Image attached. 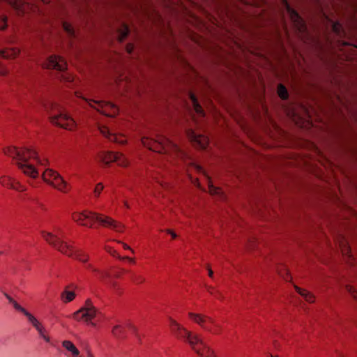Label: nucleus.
<instances>
[{
  "instance_id": "f257e3e1",
  "label": "nucleus",
  "mask_w": 357,
  "mask_h": 357,
  "mask_svg": "<svg viewBox=\"0 0 357 357\" xmlns=\"http://www.w3.org/2000/svg\"><path fill=\"white\" fill-rule=\"evenodd\" d=\"M141 142L144 146L160 153H167L168 149L176 151H179V149L176 144L163 135H158L157 139L155 140L146 137H143L141 139Z\"/></svg>"
},
{
  "instance_id": "f03ea898",
  "label": "nucleus",
  "mask_w": 357,
  "mask_h": 357,
  "mask_svg": "<svg viewBox=\"0 0 357 357\" xmlns=\"http://www.w3.org/2000/svg\"><path fill=\"white\" fill-rule=\"evenodd\" d=\"M42 178L47 184L61 192L67 193L70 190V185L63 176L52 169H46L42 174Z\"/></svg>"
},
{
  "instance_id": "7ed1b4c3",
  "label": "nucleus",
  "mask_w": 357,
  "mask_h": 357,
  "mask_svg": "<svg viewBox=\"0 0 357 357\" xmlns=\"http://www.w3.org/2000/svg\"><path fill=\"white\" fill-rule=\"evenodd\" d=\"M84 99L91 108L96 109L97 112L105 116L115 117L119 113L118 107L113 102L104 100H96L89 98Z\"/></svg>"
},
{
  "instance_id": "20e7f679",
  "label": "nucleus",
  "mask_w": 357,
  "mask_h": 357,
  "mask_svg": "<svg viewBox=\"0 0 357 357\" xmlns=\"http://www.w3.org/2000/svg\"><path fill=\"white\" fill-rule=\"evenodd\" d=\"M97 314V309L90 299H87L82 307L73 314L75 319L78 321L89 322L93 319Z\"/></svg>"
},
{
  "instance_id": "39448f33",
  "label": "nucleus",
  "mask_w": 357,
  "mask_h": 357,
  "mask_svg": "<svg viewBox=\"0 0 357 357\" xmlns=\"http://www.w3.org/2000/svg\"><path fill=\"white\" fill-rule=\"evenodd\" d=\"M49 119L52 124L70 131L75 130L77 127L75 121L66 114H50Z\"/></svg>"
},
{
  "instance_id": "423d86ee",
  "label": "nucleus",
  "mask_w": 357,
  "mask_h": 357,
  "mask_svg": "<svg viewBox=\"0 0 357 357\" xmlns=\"http://www.w3.org/2000/svg\"><path fill=\"white\" fill-rule=\"evenodd\" d=\"M93 216L95 217V220L98 221L102 226L112 228L118 232L123 231L125 226L122 223L116 221L112 218L96 213L93 215Z\"/></svg>"
},
{
  "instance_id": "0eeeda50",
  "label": "nucleus",
  "mask_w": 357,
  "mask_h": 357,
  "mask_svg": "<svg viewBox=\"0 0 357 357\" xmlns=\"http://www.w3.org/2000/svg\"><path fill=\"white\" fill-rule=\"evenodd\" d=\"M43 67L44 68L63 71L67 68V63L63 57L57 55H51L47 59L46 62L43 64Z\"/></svg>"
},
{
  "instance_id": "6e6552de",
  "label": "nucleus",
  "mask_w": 357,
  "mask_h": 357,
  "mask_svg": "<svg viewBox=\"0 0 357 357\" xmlns=\"http://www.w3.org/2000/svg\"><path fill=\"white\" fill-rule=\"evenodd\" d=\"M186 135L190 141L197 148L204 149L208 144V139L206 136L196 133L191 129L186 130Z\"/></svg>"
},
{
  "instance_id": "1a4fd4ad",
  "label": "nucleus",
  "mask_w": 357,
  "mask_h": 357,
  "mask_svg": "<svg viewBox=\"0 0 357 357\" xmlns=\"http://www.w3.org/2000/svg\"><path fill=\"white\" fill-rule=\"evenodd\" d=\"M281 3L282 6L285 8L287 12L289 15L290 19L294 22L295 26L298 29V30L301 32L304 31L305 26L303 20L299 17L298 14L289 6L287 0H281Z\"/></svg>"
},
{
  "instance_id": "9d476101",
  "label": "nucleus",
  "mask_w": 357,
  "mask_h": 357,
  "mask_svg": "<svg viewBox=\"0 0 357 357\" xmlns=\"http://www.w3.org/2000/svg\"><path fill=\"white\" fill-rule=\"evenodd\" d=\"M183 332L184 333L183 338L192 348V349L196 353V349H199L197 348L198 344H201L204 346L205 344L204 343L202 339L199 336V335L186 329L183 328Z\"/></svg>"
},
{
  "instance_id": "9b49d317",
  "label": "nucleus",
  "mask_w": 357,
  "mask_h": 357,
  "mask_svg": "<svg viewBox=\"0 0 357 357\" xmlns=\"http://www.w3.org/2000/svg\"><path fill=\"white\" fill-rule=\"evenodd\" d=\"M293 121L300 126H305L304 125V120L308 116V112L303 107H297L294 109L291 113H289Z\"/></svg>"
},
{
  "instance_id": "f8f14e48",
  "label": "nucleus",
  "mask_w": 357,
  "mask_h": 357,
  "mask_svg": "<svg viewBox=\"0 0 357 357\" xmlns=\"http://www.w3.org/2000/svg\"><path fill=\"white\" fill-rule=\"evenodd\" d=\"M94 214H96V213L91 211H84L82 213L75 212L72 214V219L81 225L87 226V223L85 222V220H95V217L93 216Z\"/></svg>"
},
{
  "instance_id": "ddd939ff",
  "label": "nucleus",
  "mask_w": 357,
  "mask_h": 357,
  "mask_svg": "<svg viewBox=\"0 0 357 357\" xmlns=\"http://www.w3.org/2000/svg\"><path fill=\"white\" fill-rule=\"evenodd\" d=\"M26 316L30 321V322L33 324V326L36 328V329L39 333L40 335L47 342H50V338L48 335L45 333V328L42 325V324L31 313H26Z\"/></svg>"
},
{
  "instance_id": "4468645a",
  "label": "nucleus",
  "mask_w": 357,
  "mask_h": 357,
  "mask_svg": "<svg viewBox=\"0 0 357 357\" xmlns=\"http://www.w3.org/2000/svg\"><path fill=\"white\" fill-rule=\"evenodd\" d=\"M17 167L26 176L32 178H36L38 176L39 173L37 169L29 162H20L18 163Z\"/></svg>"
},
{
  "instance_id": "2eb2a0df",
  "label": "nucleus",
  "mask_w": 357,
  "mask_h": 357,
  "mask_svg": "<svg viewBox=\"0 0 357 357\" xmlns=\"http://www.w3.org/2000/svg\"><path fill=\"white\" fill-rule=\"evenodd\" d=\"M335 242L344 256L347 257L349 259L352 257L351 254V248L349 247L347 241L344 238V236H339L335 240Z\"/></svg>"
},
{
  "instance_id": "dca6fc26",
  "label": "nucleus",
  "mask_w": 357,
  "mask_h": 357,
  "mask_svg": "<svg viewBox=\"0 0 357 357\" xmlns=\"http://www.w3.org/2000/svg\"><path fill=\"white\" fill-rule=\"evenodd\" d=\"M98 158L102 162L106 164H109L112 162L117 161L118 158L121 157L120 152H100L98 153Z\"/></svg>"
},
{
  "instance_id": "f3484780",
  "label": "nucleus",
  "mask_w": 357,
  "mask_h": 357,
  "mask_svg": "<svg viewBox=\"0 0 357 357\" xmlns=\"http://www.w3.org/2000/svg\"><path fill=\"white\" fill-rule=\"evenodd\" d=\"M55 248H56L60 252L68 257H73L75 251L72 245H70L61 240H60V241H58V245Z\"/></svg>"
},
{
  "instance_id": "a211bd4d",
  "label": "nucleus",
  "mask_w": 357,
  "mask_h": 357,
  "mask_svg": "<svg viewBox=\"0 0 357 357\" xmlns=\"http://www.w3.org/2000/svg\"><path fill=\"white\" fill-rule=\"evenodd\" d=\"M295 290L309 303H314L315 302L316 297L310 291L307 289H302L297 285H294Z\"/></svg>"
},
{
  "instance_id": "6ab92c4d",
  "label": "nucleus",
  "mask_w": 357,
  "mask_h": 357,
  "mask_svg": "<svg viewBox=\"0 0 357 357\" xmlns=\"http://www.w3.org/2000/svg\"><path fill=\"white\" fill-rule=\"evenodd\" d=\"M188 317L197 324L199 325L202 327H204V324L206 322V320L209 319L207 316L195 312H188Z\"/></svg>"
},
{
  "instance_id": "aec40b11",
  "label": "nucleus",
  "mask_w": 357,
  "mask_h": 357,
  "mask_svg": "<svg viewBox=\"0 0 357 357\" xmlns=\"http://www.w3.org/2000/svg\"><path fill=\"white\" fill-rule=\"evenodd\" d=\"M41 235L47 243L52 245L54 248H56L58 245V241H60V239L57 237V236L51 232L42 231Z\"/></svg>"
},
{
  "instance_id": "412c9836",
  "label": "nucleus",
  "mask_w": 357,
  "mask_h": 357,
  "mask_svg": "<svg viewBox=\"0 0 357 357\" xmlns=\"http://www.w3.org/2000/svg\"><path fill=\"white\" fill-rule=\"evenodd\" d=\"M196 354L199 357H217L215 351L209 346L204 344L203 349H196Z\"/></svg>"
},
{
  "instance_id": "4be33fe9",
  "label": "nucleus",
  "mask_w": 357,
  "mask_h": 357,
  "mask_svg": "<svg viewBox=\"0 0 357 357\" xmlns=\"http://www.w3.org/2000/svg\"><path fill=\"white\" fill-rule=\"evenodd\" d=\"M62 347L68 351L70 352L72 356L74 357L79 355V349L70 340H63L61 342Z\"/></svg>"
},
{
  "instance_id": "5701e85b",
  "label": "nucleus",
  "mask_w": 357,
  "mask_h": 357,
  "mask_svg": "<svg viewBox=\"0 0 357 357\" xmlns=\"http://www.w3.org/2000/svg\"><path fill=\"white\" fill-rule=\"evenodd\" d=\"M75 297V292L68 290L67 288L61 294V299L64 303H68L73 301Z\"/></svg>"
},
{
  "instance_id": "b1692460",
  "label": "nucleus",
  "mask_w": 357,
  "mask_h": 357,
  "mask_svg": "<svg viewBox=\"0 0 357 357\" xmlns=\"http://www.w3.org/2000/svg\"><path fill=\"white\" fill-rule=\"evenodd\" d=\"M3 152L5 155L13 158L17 162L20 149L15 146H7L3 149Z\"/></svg>"
},
{
  "instance_id": "393cba45",
  "label": "nucleus",
  "mask_w": 357,
  "mask_h": 357,
  "mask_svg": "<svg viewBox=\"0 0 357 357\" xmlns=\"http://www.w3.org/2000/svg\"><path fill=\"white\" fill-rule=\"evenodd\" d=\"M61 24L63 29L70 38L76 37V31L73 25L70 22L67 21H63Z\"/></svg>"
},
{
  "instance_id": "a878e982",
  "label": "nucleus",
  "mask_w": 357,
  "mask_h": 357,
  "mask_svg": "<svg viewBox=\"0 0 357 357\" xmlns=\"http://www.w3.org/2000/svg\"><path fill=\"white\" fill-rule=\"evenodd\" d=\"M15 179L13 178L3 175L0 177V184L3 186H7L11 188H17V187L14 185Z\"/></svg>"
},
{
  "instance_id": "bb28decb",
  "label": "nucleus",
  "mask_w": 357,
  "mask_h": 357,
  "mask_svg": "<svg viewBox=\"0 0 357 357\" xmlns=\"http://www.w3.org/2000/svg\"><path fill=\"white\" fill-rule=\"evenodd\" d=\"M74 256L76 259L82 263H86L89 260V255L82 250H75Z\"/></svg>"
},
{
  "instance_id": "cd10ccee",
  "label": "nucleus",
  "mask_w": 357,
  "mask_h": 357,
  "mask_svg": "<svg viewBox=\"0 0 357 357\" xmlns=\"http://www.w3.org/2000/svg\"><path fill=\"white\" fill-rule=\"evenodd\" d=\"M6 50V55H3L5 59H15L20 53V50L17 47L7 48Z\"/></svg>"
},
{
  "instance_id": "c85d7f7f",
  "label": "nucleus",
  "mask_w": 357,
  "mask_h": 357,
  "mask_svg": "<svg viewBox=\"0 0 357 357\" xmlns=\"http://www.w3.org/2000/svg\"><path fill=\"white\" fill-rule=\"evenodd\" d=\"M208 192L213 196H218L221 199H224L225 198V195L222 189L219 187L212 186L208 188Z\"/></svg>"
},
{
  "instance_id": "c756f323",
  "label": "nucleus",
  "mask_w": 357,
  "mask_h": 357,
  "mask_svg": "<svg viewBox=\"0 0 357 357\" xmlns=\"http://www.w3.org/2000/svg\"><path fill=\"white\" fill-rule=\"evenodd\" d=\"M109 141L122 145L126 144L127 142L126 139H125V136L120 133H113Z\"/></svg>"
},
{
  "instance_id": "7c9ffc66",
  "label": "nucleus",
  "mask_w": 357,
  "mask_h": 357,
  "mask_svg": "<svg viewBox=\"0 0 357 357\" xmlns=\"http://www.w3.org/2000/svg\"><path fill=\"white\" fill-rule=\"evenodd\" d=\"M27 149H26V148L20 149L18 160H17V162H16L17 165H18V163H20V162H22L24 163L28 162V161L29 160V154L26 153V151H27Z\"/></svg>"
},
{
  "instance_id": "2f4dec72",
  "label": "nucleus",
  "mask_w": 357,
  "mask_h": 357,
  "mask_svg": "<svg viewBox=\"0 0 357 357\" xmlns=\"http://www.w3.org/2000/svg\"><path fill=\"white\" fill-rule=\"evenodd\" d=\"M119 40L120 42H122L128 35L129 33V29L128 27L123 24L121 29H119Z\"/></svg>"
},
{
  "instance_id": "473e14b6",
  "label": "nucleus",
  "mask_w": 357,
  "mask_h": 357,
  "mask_svg": "<svg viewBox=\"0 0 357 357\" xmlns=\"http://www.w3.org/2000/svg\"><path fill=\"white\" fill-rule=\"evenodd\" d=\"M347 291L351 295V298L357 303V289L351 284H345L344 286Z\"/></svg>"
},
{
  "instance_id": "72a5a7b5",
  "label": "nucleus",
  "mask_w": 357,
  "mask_h": 357,
  "mask_svg": "<svg viewBox=\"0 0 357 357\" xmlns=\"http://www.w3.org/2000/svg\"><path fill=\"white\" fill-rule=\"evenodd\" d=\"M8 17L5 15H0V31H5L8 28Z\"/></svg>"
},
{
  "instance_id": "f704fd0d",
  "label": "nucleus",
  "mask_w": 357,
  "mask_h": 357,
  "mask_svg": "<svg viewBox=\"0 0 357 357\" xmlns=\"http://www.w3.org/2000/svg\"><path fill=\"white\" fill-rule=\"evenodd\" d=\"M190 98H191V100L192 101L193 107H194V109L196 112V113L202 115L203 114V110H202L201 106L198 104V102H197L195 97L194 96V95H191L190 96Z\"/></svg>"
},
{
  "instance_id": "c9c22d12",
  "label": "nucleus",
  "mask_w": 357,
  "mask_h": 357,
  "mask_svg": "<svg viewBox=\"0 0 357 357\" xmlns=\"http://www.w3.org/2000/svg\"><path fill=\"white\" fill-rule=\"evenodd\" d=\"M99 130L100 133L105 136L106 138H107L109 140L110 139L111 137L112 136L114 132H112L109 128L106 126H100L99 128Z\"/></svg>"
},
{
  "instance_id": "e433bc0d",
  "label": "nucleus",
  "mask_w": 357,
  "mask_h": 357,
  "mask_svg": "<svg viewBox=\"0 0 357 357\" xmlns=\"http://www.w3.org/2000/svg\"><path fill=\"white\" fill-rule=\"evenodd\" d=\"M116 162H118V165L121 167H126L129 165L128 160L122 153H121V157L118 158Z\"/></svg>"
},
{
  "instance_id": "4c0bfd02",
  "label": "nucleus",
  "mask_w": 357,
  "mask_h": 357,
  "mask_svg": "<svg viewBox=\"0 0 357 357\" xmlns=\"http://www.w3.org/2000/svg\"><path fill=\"white\" fill-rule=\"evenodd\" d=\"M278 96L282 99H286L288 96L287 91L282 85L278 86Z\"/></svg>"
},
{
  "instance_id": "58836bf2",
  "label": "nucleus",
  "mask_w": 357,
  "mask_h": 357,
  "mask_svg": "<svg viewBox=\"0 0 357 357\" xmlns=\"http://www.w3.org/2000/svg\"><path fill=\"white\" fill-rule=\"evenodd\" d=\"M123 329L121 325H115L112 330V333L114 336H119L120 334L123 333Z\"/></svg>"
},
{
  "instance_id": "ea45409f",
  "label": "nucleus",
  "mask_w": 357,
  "mask_h": 357,
  "mask_svg": "<svg viewBox=\"0 0 357 357\" xmlns=\"http://www.w3.org/2000/svg\"><path fill=\"white\" fill-rule=\"evenodd\" d=\"M26 153L29 154V159L35 158V159L38 160L39 163H41L40 160L38 158V153L35 150H33L32 149H28L27 151H26Z\"/></svg>"
},
{
  "instance_id": "a19ab883",
  "label": "nucleus",
  "mask_w": 357,
  "mask_h": 357,
  "mask_svg": "<svg viewBox=\"0 0 357 357\" xmlns=\"http://www.w3.org/2000/svg\"><path fill=\"white\" fill-rule=\"evenodd\" d=\"M103 188H104V185H102V183H98L96 185L94 191H93L95 196L98 197L100 195V192H102V190H103Z\"/></svg>"
},
{
  "instance_id": "79ce46f5",
  "label": "nucleus",
  "mask_w": 357,
  "mask_h": 357,
  "mask_svg": "<svg viewBox=\"0 0 357 357\" xmlns=\"http://www.w3.org/2000/svg\"><path fill=\"white\" fill-rule=\"evenodd\" d=\"M169 321L172 326H175L178 331H183V329L185 328L184 327L181 326L176 320H174L172 318H169Z\"/></svg>"
},
{
  "instance_id": "37998d69",
  "label": "nucleus",
  "mask_w": 357,
  "mask_h": 357,
  "mask_svg": "<svg viewBox=\"0 0 357 357\" xmlns=\"http://www.w3.org/2000/svg\"><path fill=\"white\" fill-rule=\"evenodd\" d=\"M13 305L16 310L24 313V315H26V313H29L28 311H26L24 307H22L20 305H19L16 301Z\"/></svg>"
},
{
  "instance_id": "c03bdc74",
  "label": "nucleus",
  "mask_w": 357,
  "mask_h": 357,
  "mask_svg": "<svg viewBox=\"0 0 357 357\" xmlns=\"http://www.w3.org/2000/svg\"><path fill=\"white\" fill-rule=\"evenodd\" d=\"M333 30L335 33H340L341 26L338 23H333Z\"/></svg>"
},
{
  "instance_id": "a18cd8bd",
  "label": "nucleus",
  "mask_w": 357,
  "mask_h": 357,
  "mask_svg": "<svg viewBox=\"0 0 357 357\" xmlns=\"http://www.w3.org/2000/svg\"><path fill=\"white\" fill-rule=\"evenodd\" d=\"M134 49V45L132 43H128L126 46V50L128 53L130 54Z\"/></svg>"
},
{
  "instance_id": "49530a36",
  "label": "nucleus",
  "mask_w": 357,
  "mask_h": 357,
  "mask_svg": "<svg viewBox=\"0 0 357 357\" xmlns=\"http://www.w3.org/2000/svg\"><path fill=\"white\" fill-rule=\"evenodd\" d=\"M202 173L206 176L207 178V183H208V188H210L211 187L213 186V183H212V180L211 178V177H209L206 173L204 172V171H202Z\"/></svg>"
},
{
  "instance_id": "de8ad7c7",
  "label": "nucleus",
  "mask_w": 357,
  "mask_h": 357,
  "mask_svg": "<svg viewBox=\"0 0 357 357\" xmlns=\"http://www.w3.org/2000/svg\"><path fill=\"white\" fill-rule=\"evenodd\" d=\"M166 232L168 234L171 235L172 238L174 239H175L178 237V235L172 229H166Z\"/></svg>"
},
{
  "instance_id": "09e8293b",
  "label": "nucleus",
  "mask_w": 357,
  "mask_h": 357,
  "mask_svg": "<svg viewBox=\"0 0 357 357\" xmlns=\"http://www.w3.org/2000/svg\"><path fill=\"white\" fill-rule=\"evenodd\" d=\"M155 181L160 185H161L162 188H167V184L160 180H159L158 178H155Z\"/></svg>"
},
{
  "instance_id": "8fccbe9b",
  "label": "nucleus",
  "mask_w": 357,
  "mask_h": 357,
  "mask_svg": "<svg viewBox=\"0 0 357 357\" xmlns=\"http://www.w3.org/2000/svg\"><path fill=\"white\" fill-rule=\"evenodd\" d=\"M117 242L119 243H121L123 247V248L127 249V250H130L131 252H133L132 249L129 245H128L126 243H123V242L119 241H118Z\"/></svg>"
},
{
  "instance_id": "3c124183",
  "label": "nucleus",
  "mask_w": 357,
  "mask_h": 357,
  "mask_svg": "<svg viewBox=\"0 0 357 357\" xmlns=\"http://www.w3.org/2000/svg\"><path fill=\"white\" fill-rule=\"evenodd\" d=\"M123 80L121 75H119L115 79V82L117 85L120 84V82Z\"/></svg>"
},
{
  "instance_id": "603ef678",
  "label": "nucleus",
  "mask_w": 357,
  "mask_h": 357,
  "mask_svg": "<svg viewBox=\"0 0 357 357\" xmlns=\"http://www.w3.org/2000/svg\"><path fill=\"white\" fill-rule=\"evenodd\" d=\"M192 182L194 183L195 185H196L198 188H200V183H199V181L198 180V178H195L194 181H192Z\"/></svg>"
},
{
  "instance_id": "864d4df0",
  "label": "nucleus",
  "mask_w": 357,
  "mask_h": 357,
  "mask_svg": "<svg viewBox=\"0 0 357 357\" xmlns=\"http://www.w3.org/2000/svg\"><path fill=\"white\" fill-rule=\"evenodd\" d=\"M208 275L209 277L212 278L213 275V271H212V269L209 267H208Z\"/></svg>"
},
{
  "instance_id": "5fc2aeb1",
  "label": "nucleus",
  "mask_w": 357,
  "mask_h": 357,
  "mask_svg": "<svg viewBox=\"0 0 357 357\" xmlns=\"http://www.w3.org/2000/svg\"><path fill=\"white\" fill-rule=\"evenodd\" d=\"M6 49L5 50H0V56H3V55H6Z\"/></svg>"
},
{
  "instance_id": "6e6d98bb",
  "label": "nucleus",
  "mask_w": 357,
  "mask_h": 357,
  "mask_svg": "<svg viewBox=\"0 0 357 357\" xmlns=\"http://www.w3.org/2000/svg\"><path fill=\"white\" fill-rule=\"evenodd\" d=\"M86 356L87 357H94L93 354L90 350L86 351Z\"/></svg>"
},
{
  "instance_id": "4d7b16f0",
  "label": "nucleus",
  "mask_w": 357,
  "mask_h": 357,
  "mask_svg": "<svg viewBox=\"0 0 357 357\" xmlns=\"http://www.w3.org/2000/svg\"><path fill=\"white\" fill-rule=\"evenodd\" d=\"M6 297L8 299L9 302L11 303L12 304H13L15 302V301L10 296L6 295Z\"/></svg>"
},
{
  "instance_id": "13d9d810",
  "label": "nucleus",
  "mask_w": 357,
  "mask_h": 357,
  "mask_svg": "<svg viewBox=\"0 0 357 357\" xmlns=\"http://www.w3.org/2000/svg\"><path fill=\"white\" fill-rule=\"evenodd\" d=\"M6 297L8 299L9 302L11 303L12 304H13L15 302V301L10 296L6 295Z\"/></svg>"
},
{
  "instance_id": "bf43d9fd",
  "label": "nucleus",
  "mask_w": 357,
  "mask_h": 357,
  "mask_svg": "<svg viewBox=\"0 0 357 357\" xmlns=\"http://www.w3.org/2000/svg\"><path fill=\"white\" fill-rule=\"evenodd\" d=\"M7 71L6 70H1L0 71V75H7Z\"/></svg>"
},
{
  "instance_id": "052dcab7",
  "label": "nucleus",
  "mask_w": 357,
  "mask_h": 357,
  "mask_svg": "<svg viewBox=\"0 0 357 357\" xmlns=\"http://www.w3.org/2000/svg\"><path fill=\"white\" fill-rule=\"evenodd\" d=\"M14 185L17 187V190H20V183L18 182L14 181Z\"/></svg>"
},
{
  "instance_id": "680f3d73",
  "label": "nucleus",
  "mask_w": 357,
  "mask_h": 357,
  "mask_svg": "<svg viewBox=\"0 0 357 357\" xmlns=\"http://www.w3.org/2000/svg\"><path fill=\"white\" fill-rule=\"evenodd\" d=\"M124 259H128L130 262H132L133 263L135 261L134 259L130 258V257H124Z\"/></svg>"
},
{
  "instance_id": "e2e57ef3",
  "label": "nucleus",
  "mask_w": 357,
  "mask_h": 357,
  "mask_svg": "<svg viewBox=\"0 0 357 357\" xmlns=\"http://www.w3.org/2000/svg\"><path fill=\"white\" fill-rule=\"evenodd\" d=\"M43 3L48 4L51 0H40Z\"/></svg>"
},
{
  "instance_id": "0e129e2a",
  "label": "nucleus",
  "mask_w": 357,
  "mask_h": 357,
  "mask_svg": "<svg viewBox=\"0 0 357 357\" xmlns=\"http://www.w3.org/2000/svg\"><path fill=\"white\" fill-rule=\"evenodd\" d=\"M76 96L79 98H82L83 100H84V98H86L85 97L82 96L79 93H76Z\"/></svg>"
},
{
  "instance_id": "69168bd1",
  "label": "nucleus",
  "mask_w": 357,
  "mask_h": 357,
  "mask_svg": "<svg viewBox=\"0 0 357 357\" xmlns=\"http://www.w3.org/2000/svg\"><path fill=\"white\" fill-rule=\"evenodd\" d=\"M123 203H124V205H125V206H126V207H127V208H129V207H130V206H129V204H128V202H127V201H124V202H123Z\"/></svg>"
},
{
  "instance_id": "338daca9",
  "label": "nucleus",
  "mask_w": 357,
  "mask_h": 357,
  "mask_svg": "<svg viewBox=\"0 0 357 357\" xmlns=\"http://www.w3.org/2000/svg\"><path fill=\"white\" fill-rule=\"evenodd\" d=\"M195 167H196V169L199 171H202V167H199V165H195Z\"/></svg>"
},
{
  "instance_id": "774afa93",
  "label": "nucleus",
  "mask_w": 357,
  "mask_h": 357,
  "mask_svg": "<svg viewBox=\"0 0 357 357\" xmlns=\"http://www.w3.org/2000/svg\"><path fill=\"white\" fill-rule=\"evenodd\" d=\"M63 79L67 81H70V78L68 77L63 76Z\"/></svg>"
}]
</instances>
